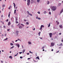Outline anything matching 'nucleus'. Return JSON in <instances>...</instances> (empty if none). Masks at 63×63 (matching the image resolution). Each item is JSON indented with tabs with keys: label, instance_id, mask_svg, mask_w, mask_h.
<instances>
[{
	"label": "nucleus",
	"instance_id": "f257e3e1",
	"mask_svg": "<svg viewBox=\"0 0 63 63\" xmlns=\"http://www.w3.org/2000/svg\"><path fill=\"white\" fill-rule=\"evenodd\" d=\"M56 7L53 6L52 7V9L53 11H55V10H56Z\"/></svg>",
	"mask_w": 63,
	"mask_h": 63
},
{
	"label": "nucleus",
	"instance_id": "f03ea898",
	"mask_svg": "<svg viewBox=\"0 0 63 63\" xmlns=\"http://www.w3.org/2000/svg\"><path fill=\"white\" fill-rule=\"evenodd\" d=\"M49 35L50 36V38H51L52 36V33H49Z\"/></svg>",
	"mask_w": 63,
	"mask_h": 63
},
{
	"label": "nucleus",
	"instance_id": "7ed1b4c3",
	"mask_svg": "<svg viewBox=\"0 0 63 63\" xmlns=\"http://www.w3.org/2000/svg\"><path fill=\"white\" fill-rule=\"evenodd\" d=\"M54 43H52L51 42V46H52L53 47V46L54 45Z\"/></svg>",
	"mask_w": 63,
	"mask_h": 63
},
{
	"label": "nucleus",
	"instance_id": "20e7f679",
	"mask_svg": "<svg viewBox=\"0 0 63 63\" xmlns=\"http://www.w3.org/2000/svg\"><path fill=\"white\" fill-rule=\"evenodd\" d=\"M16 34L17 35H18V33H19V31H16Z\"/></svg>",
	"mask_w": 63,
	"mask_h": 63
},
{
	"label": "nucleus",
	"instance_id": "39448f33",
	"mask_svg": "<svg viewBox=\"0 0 63 63\" xmlns=\"http://www.w3.org/2000/svg\"><path fill=\"white\" fill-rule=\"evenodd\" d=\"M16 46H17L19 48V44H16Z\"/></svg>",
	"mask_w": 63,
	"mask_h": 63
},
{
	"label": "nucleus",
	"instance_id": "423d86ee",
	"mask_svg": "<svg viewBox=\"0 0 63 63\" xmlns=\"http://www.w3.org/2000/svg\"><path fill=\"white\" fill-rule=\"evenodd\" d=\"M59 27L60 28H62V25H59Z\"/></svg>",
	"mask_w": 63,
	"mask_h": 63
},
{
	"label": "nucleus",
	"instance_id": "0eeeda50",
	"mask_svg": "<svg viewBox=\"0 0 63 63\" xmlns=\"http://www.w3.org/2000/svg\"><path fill=\"white\" fill-rule=\"evenodd\" d=\"M28 14H29V15H31V16H32V14H30V13H29V12L28 11Z\"/></svg>",
	"mask_w": 63,
	"mask_h": 63
},
{
	"label": "nucleus",
	"instance_id": "6e6552de",
	"mask_svg": "<svg viewBox=\"0 0 63 63\" xmlns=\"http://www.w3.org/2000/svg\"><path fill=\"white\" fill-rule=\"evenodd\" d=\"M18 18L17 17H16V21H17L18 20Z\"/></svg>",
	"mask_w": 63,
	"mask_h": 63
},
{
	"label": "nucleus",
	"instance_id": "1a4fd4ad",
	"mask_svg": "<svg viewBox=\"0 0 63 63\" xmlns=\"http://www.w3.org/2000/svg\"><path fill=\"white\" fill-rule=\"evenodd\" d=\"M38 59L39 60H40V58H39V57L38 56L37 57H36V59Z\"/></svg>",
	"mask_w": 63,
	"mask_h": 63
},
{
	"label": "nucleus",
	"instance_id": "9d476101",
	"mask_svg": "<svg viewBox=\"0 0 63 63\" xmlns=\"http://www.w3.org/2000/svg\"><path fill=\"white\" fill-rule=\"evenodd\" d=\"M13 4L14 5V8H15L16 7V4H15V3H13Z\"/></svg>",
	"mask_w": 63,
	"mask_h": 63
},
{
	"label": "nucleus",
	"instance_id": "9b49d317",
	"mask_svg": "<svg viewBox=\"0 0 63 63\" xmlns=\"http://www.w3.org/2000/svg\"><path fill=\"white\" fill-rule=\"evenodd\" d=\"M25 51V49H24L23 51V53H24Z\"/></svg>",
	"mask_w": 63,
	"mask_h": 63
},
{
	"label": "nucleus",
	"instance_id": "f8f14e48",
	"mask_svg": "<svg viewBox=\"0 0 63 63\" xmlns=\"http://www.w3.org/2000/svg\"><path fill=\"white\" fill-rule=\"evenodd\" d=\"M27 5L28 6H29V5H30V2H27Z\"/></svg>",
	"mask_w": 63,
	"mask_h": 63
},
{
	"label": "nucleus",
	"instance_id": "ddd939ff",
	"mask_svg": "<svg viewBox=\"0 0 63 63\" xmlns=\"http://www.w3.org/2000/svg\"><path fill=\"white\" fill-rule=\"evenodd\" d=\"M19 28H20V29H21V28H22V26H19Z\"/></svg>",
	"mask_w": 63,
	"mask_h": 63
},
{
	"label": "nucleus",
	"instance_id": "4468645a",
	"mask_svg": "<svg viewBox=\"0 0 63 63\" xmlns=\"http://www.w3.org/2000/svg\"><path fill=\"white\" fill-rule=\"evenodd\" d=\"M11 24V22H8V25H10Z\"/></svg>",
	"mask_w": 63,
	"mask_h": 63
},
{
	"label": "nucleus",
	"instance_id": "2eb2a0df",
	"mask_svg": "<svg viewBox=\"0 0 63 63\" xmlns=\"http://www.w3.org/2000/svg\"><path fill=\"white\" fill-rule=\"evenodd\" d=\"M50 23H49V24L48 25V27H50Z\"/></svg>",
	"mask_w": 63,
	"mask_h": 63
},
{
	"label": "nucleus",
	"instance_id": "dca6fc26",
	"mask_svg": "<svg viewBox=\"0 0 63 63\" xmlns=\"http://www.w3.org/2000/svg\"><path fill=\"white\" fill-rule=\"evenodd\" d=\"M63 9L62 10H61V12H60V13L61 14V13H62V12H63Z\"/></svg>",
	"mask_w": 63,
	"mask_h": 63
},
{
	"label": "nucleus",
	"instance_id": "f3484780",
	"mask_svg": "<svg viewBox=\"0 0 63 63\" xmlns=\"http://www.w3.org/2000/svg\"><path fill=\"white\" fill-rule=\"evenodd\" d=\"M9 58H10V59H12V56H10L9 57Z\"/></svg>",
	"mask_w": 63,
	"mask_h": 63
},
{
	"label": "nucleus",
	"instance_id": "a211bd4d",
	"mask_svg": "<svg viewBox=\"0 0 63 63\" xmlns=\"http://www.w3.org/2000/svg\"><path fill=\"white\" fill-rule=\"evenodd\" d=\"M16 9H15V10H14V14H15L16 13Z\"/></svg>",
	"mask_w": 63,
	"mask_h": 63
},
{
	"label": "nucleus",
	"instance_id": "6ab92c4d",
	"mask_svg": "<svg viewBox=\"0 0 63 63\" xmlns=\"http://www.w3.org/2000/svg\"><path fill=\"white\" fill-rule=\"evenodd\" d=\"M27 2H28L30 3V0H28Z\"/></svg>",
	"mask_w": 63,
	"mask_h": 63
},
{
	"label": "nucleus",
	"instance_id": "aec40b11",
	"mask_svg": "<svg viewBox=\"0 0 63 63\" xmlns=\"http://www.w3.org/2000/svg\"><path fill=\"white\" fill-rule=\"evenodd\" d=\"M33 0H31V3H32H32H33Z\"/></svg>",
	"mask_w": 63,
	"mask_h": 63
},
{
	"label": "nucleus",
	"instance_id": "412c9836",
	"mask_svg": "<svg viewBox=\"0 0 63 63\" xmlns=\"http://www.w3.org/2000/svg\"><path fill=\"white\" fill-rule=\"evenodd\" d=\"M20 26V24H19L17 25V26L18 27V26Z\"/></svg>",
	"mask_w": 63,
	"mask_h": 63
},
{
	"label": "nucleus",
	"instance_id": "4be33fe9",
	"mask_svg": "<svg viewBox=\"0 0 63 63\" xmlns=\"http://www.w3.org/2000/svg\"><path fill=\"white\" fill-rule=\"evenodd\" d=\"M28 43L29 44H31V42H28Z\"/></svg>",
	"mask_w": 63,
	"mask_h": 63
},
{
	"label": "nucleus",
	"instance_id": "5701e85b",
	"mask_svg": "<svg viewBox=\"0 0 63 63\" xmlns=\"http://www.w3.org/2000/svg\"><path fill=\"white\" fill-rule=\"evenodd\" d=\"M56 32H55L53 33V35H55V34H56Z\"/></svg>",
	"mask_w": 63,
	"mask_h": 63
},
{
	"label": "nucleus",
	"instance_id": "b1692460",
	"mask_svg": "<svg viewBox=\"0 0 63 63\" xmlns=\"http://www.w3.org/2000/svg\"><path fill=\"white\" fill-rule=\"evenodd\" d=\"M14 46H13V47H12L11 48V49H12V48H14Z\"/></svg>",
	"mask_w": 63,
	"mask_h": 63
},
{
	"label": "nucleus",
	"instance_id": "393cba45",
	"mask_svg": "<svg viewBox=\"0 0 63 63\" xmlns=\"http://www.w3.org/2000/svg\"><path fill=\"white\" fill-rule=\"evenodd\" d=\"M40 33H41V32H39L38 33V34H39V36H40Z\"/></svg>",
	"mask_w": 63,
	"mask_h": 63
},
{
	"label": "nucleus",
	"instance_id": "a878e982",
	"mask_svg": "<svg viewBox=\"0 0 63 63\" xmlns=\"http://www.w3.org/2000/svg\"><path fill=\"white\" fill-rule=\"evenodd\" d=\"M10 45L11 46H13V44L11 43H10Z\"/></svg>",
	"mask_w": 63,
	"mask_h": 63
},
{
	"label": "nucleus",
	"instance_id": "bb28decb",
	"mask_svg": "<svg viewBox=\"0 0 63 63\" xmlns=\"http://www.w3.org/2000/svg\"><path fill=\"white\" fill-rule=\"evenodd\" d=\"M17 54H18V53H17V54L16 55H15L14 56H16V55H17Z\"/></svg>",
	"mask_w": 63,
	"mask_h": 63
},
{
	"label": "nucleus",
	"instance_id": "cd10ccee",
	"mask_svg": "<svg viewBox=\"0 0 63 63\" xmlns=\"http://www.w3.org/2000/svg\"><path fill=\"white\" fill-rule=\"evenodd\" d=\"M41 26L42 27H44V26L43 25H41Z\"/></svg>",
	"mask_w": 63,
	"mask_h": 63
},
{
	"label": "nucleus",
	"instance_id": "c85d7f7f",
	"mask_svg": "<svg viewBox=\"0 0 63 63\" xmlns=\"http://www.w3.org/2000/svg\"><path fill=\"white\" fill-rule=\"evenodd\" d=\"M42 29V27L41 26L40 27V30H41Z\"/></svg>",
	"mask_w": 63,
	"mask_h": 63
},
{
	"label": "nucleus",
	"instance_id": "c756f323",
	"mask_svg": "<svg viewBox=\"0 0 63 63\" xmlns=\"http://www.w3.org/2000/svg\"><path fill=\"white\" fill-rule=\"evenodd\" d=\"M47 4H49V2L48 1H47Z\"/></svg>",
	"mask_w": 63,
	"mask_h": 63
},
{
	"label": "nucleus",
	"instance_id": "7c9ffc66",
	"mask_svg": "<svg viewBox=\"0 0 63 63\" xmlns=\"http://www.w3.org/2000/svg\"><path fill=\"white\" fill-rule=\"evenodd\" d=\"M26 24H27V25H29V23H28V22H27L26 23Z\"/></svg>",
	"mask_w": 63,
	"mask_h": 63
},
{
	"label": "nucleus",
	"instance_id": "2f4dec72",
	"mask_svg": "<svg viewBox=\"0 0 63 63\" xmlns=\"http://www.w3.org/2000/svg\"><path fill=\"white\" fill-rule=\"evenodd\" d=\"M45 48V47L44 46H43L42 47V49H44Z\"/></svg>",
	"mask_w": 63,
	"mask_h": 63
},
{
	"label": "nucleus",
	"instance_id": "473e14b6",
	"mask_svg": "<svg viewBox=\"0 0 63 63\" xmlns=\"http://www.w3.org/2000/svg\"><path fill=\"white\" fill-rule=\"evenodd\" d=\"M39 1L40 0H37V2H39Z\"/></svg>",
	"mask_w": 63,
	"mask_h": 63
},
{
	"label": "nucleus",
	"instance_id": "72a5a7b5",
	"mask_svg": "<svg viewBox=\"0 0 63 63\" xmlns=\"http://www.w3.org/2000/svg\"><path fill=\"white\" fill-rule=\"evenodd\" d=\"M21 25H22V26H24V25L22 24H21Z\"/></svg>",
	"mask_w": 63,
	"mask_h": 63
},
{
	"label": "nucleus",
	"instance_id": "f704fd0d",
	"mask_svg": "<svg viewBox=\"0 0 63 63\" xmlns=\"http://www.w3.org/2000/svg\"><path fill=\"white\" fill-rule=\"evenodd\" d=\"M2 7H5V4H4L2 6Z\"/></svg>",
	"mask_w": 63,
	"mask_h": 63
},
{
	"label": "nucleus",
	"instance_id": "c9c22d12",
	"mask_svg": "<svg viewBox=\"0 0 63 63\" xmlns=\"http://www.w3.org/2000/svg\"><path fill=\"white\" fill-rule=\"evenodd\" d=\"M37 13H38V14H40V12H37Z\"/></svg>",
	"mask_w": 63,
	"mask_h": 63
},
{
	"label": "nucleus",
	"instance_id": "e433bc0d",
	"mask_svg": "<svg viewBox=\"0 0 63 63\" xmlns=\"http://www.w3.org/2000/svg\"><path fill=\"white\" fill-rule=\"evenodd\" d=\"M10 30V29H7V31H9Z\"/></svg>",
	"mask_w": 63,
	"mask_h": 63
},
{
	"label": "nucleus",
	"instance_id": "4c0bfd02",
	"mask_svg": "<svg viewBox=\"0 0 63 63\" xmlns=\"http://www.w3.org/2000/svg\"><path fill=\"white\" fill-rule=\"evenodd\" d=\"M16 23H18V22L17 21H16Z\"/></svg>",
	"mask_w": 63,
	"mask_h": 63
},
{
	"label": "nucleus",
	"instance_id": "58836bf2",
	"mask_svg": "<svg viewBox=\"0 0 63 63\" xmlns=\"http://www.w3.org/2000/svg\"><path fill=\"white\" fill-rule=\"evenodd\" d=\"M44 13V14H46V13H47V12H46V11H45Z\"/></svg>",
	"mask_w": 63,
	"mask_h": 63
},
{
	"label": "nucleus",
	"instance_id": "ea45409f",
	"mask_svg": "<svg viewBox=\"0 0 63 63\" xmlns=\"http://www.w3.org/2000/svg\"><path fill=\"white\" fill-rule=\"evenodd\" d=\"M10 14H9L8 15V17H10Z\"/></svg>",
	"mask_w": 63,
	"mask_h": 63
},
{
	"label": "nucleus",
	"instance_id": "a19ab883",
	"mask_svg": "<svg viewBox=\"0 0 63 63\" xmlns=\"http://www.w3.org/2000/svg\"><path fill=\"white\" fill-rule=\"evenodd\" d=\"M9 21V19H8L6 20V21Z\"/></svg>",
	"mask_w": 63,
	"mask_h": 63
},
{
	"label": "nucleus",
	"instance_id": "79ce46f5",
	"mask_svg": "<svg viewBox=\"0 0 63 63\" xmlns=\"http://www.w3.org/2000/svg\"><path fill=\"white\" fill-rule=\"evenodd\" d=\"M3 27H4V28H6V26H3Z\"/></svg>",
	"mask_w": 63,
	"mask_h": 63
},
{
	"label": "nucleus",
	"instance_id": "37998d69",
	"mask_svg": "<svg viewBox=\"0 0 63 63\" xmlns=\"http://www.w3.org/2000/svg\"><path fill=\"white\" fill-rule=\"evenodd\" d=\"M20 58H21V59H22V57L21 56L20 57Z\"/></svg>",
	"mask_w": 63,
	"mask_h": 63
},
{
	"label": "nucleus",
	"instance_id": "c03bdc74",
	"mask_svg": "<svg viewBox=\"0 0 63 63\" xmlns=\"http://www.w3.org/2000/svg\"><path fill=\"white\" fill-rule=\"evenodd\" d=\"M38 19H39L40 20V19H41V18H38Z\"/></svg>",
	"mask_w": 63,
	"mask_h": 63
},
{
	"label": "nucleus",
	"instance_id": "a18cd8bd",
	"mask_svg": "<svg viewBox=\"0 0 63 63\" xmlns=\"http://www.w3.org/2000/svg\"><path fill=\"white\" fill-rule=\"evenodd\" d=\"M62 43H61L60 44V46H62Z\"/></svg>",
	"mask_w": 63,
	"mask_h": 63
},
{
	"label": "nucleus",
	"instance_id": "49530a36",
	"mask_svg": "<svg viewBox=\"0 0 63 63\" xmlns=\"http://www.w3.org/2000/svg\"><path fill=\"white\" fill-rule=\"evenodd\" d=\"M19 53L20 54H21V53H22V52H19Z\"/></svg>",
	"mask_w": 63,
	"mask_h": 63
},
{
	"label": "nucleus",
	"instance_id": "de8ad7c7",
	"mask_svg": "<svg viewBox=\"0 0 63 63\" xmlns=\"http://www.w3.org/2000/svg\"><path fill=\"white\" fill-rule=\"evenodd\" d=\"M5 36H7V34H6V33L5 34Z\"/></svg>",
	"mask_w": 63,
	"mask_h": 63
},
{
	"label": "nucleus",
	"instance_id": "09e8293b",
	"mask_svg": "<svg viewBox=\"0 0 63 63\" xmlns=\"http://www.w3.org/2000/svg\"><path fill=\"white\" fill-rule=\"evenodd\" d=\"M49 15H51V13L50 12H49Z\"/></svg>",
	"mask_w": 63,
	"mask_h": 63
},
{
	"label": "nucleus",
	"instance_id": "8fccbe9b",
	"mask_svg": "<svg viewBox=\"0 0 63 63\" xmlns=\"http://www.w3.org/2000/svg\"><path fill=\"white\" fill-rule=\"evenodd\" d=\"M40 39H43V37H40Z\"/></svg>",
	"mask_w": 63,
	"mask_h": 63
},
{
	"label": "nucleus",
	"instance_id": "3c124183",
	"mask_svg": "<svg viewBox=\"0 0 63 63\" xmlns=\"http://www.w3.org/2000/svg\"><path fill=\"white\" fill-rule=\"evenodd\" d=\"M59 22H58V23H57V24H58H58H59Z\"/></svg>",
	"mask_w": 63,
	"mask_h": 63
},
{
	"label": "nucleus",
	"instance_id": "603ef678",
	"mask_svg": "<svg viewBox=\"0 0 63 63\" xmlns=\"http://www.w3.org/2000/svg\"><path fill=\"white\" fill-rule=\"evenodd\" d=\"M29 59H30V58H28V60H29Z\"/></svg>",
	"mask_w": 63,
	"mask_h": 63
},
{
	"label": "nucleus",
	"instance_id": "864d4df0",
	"mask_svg": "<svg viewBox=\"0 0 63 63\" xmlns=\"http://www.w3.org/2000/svg\"><path fill=\"white\" fill-rule=\"evenodd\" d=\"M18 40H16L15 42H17V41H18Z\"/></svg>",
	"mask_w": 63,
	"mask_h": 63
},
{
	"label": "nucleus",
	"instance_id": "5fc2aeb1",
	"mask_svg": "<svg viewBox=\"0 0 63 63\" xmlns=\"http://www.w3.org/2000/svg\"><path fill=\"white\" fill-rule=\"evenodd\" d=\"M38 17H36V19H38Z\"/></svg>",
	"mask_w": 63,
	"mask_h": 63
},
{
	"label": "nucleus",
	"instance_id": "6e6d98bb",
	"mask_svg": "<svg viewBox=\"0 0 63 63\" xmlns=\"http://www.w3.org/2000/svg\"><path fill=\"white\" fill-rule=\"evenodd\" d=\"M8 9L9 10H10V9H11V8H10V7H9Z\"/></svg>",
	"mask_w": 63,
	"mask_h": 63
},
{
	"label": "nucleus",
	"instance_id": "4d7b16f0",
	"mask_svg": "<svg viewBox=\"0 0 63 63\" xmlns=\"http://www.w3.org/2000/svg\"><path fill=\"white\" fill-rule=\"evenodd\" d=\"M35 30V28H34V29H33V30Z\"/></svg>",
	"mask_w": 63,
	"mask_h": 63
},
{
	"label": "nucleus",
	"instance_id": "13d9d810",
	"mask_svg": "<svg viewBox=\"0 0 63 63\" xmlns=\"http://www.w3.org/2000/svg\"><path fill=\"white\" fill-rule=\"evenodd\" d=\"M59 35H61V33H59Z\"/></svg>",
	"mask_w": 63,
	"mask_h": 63
},
{
	"label": "nucleus",
	"instance_id": "bf43d9fd",
	"mask_svg": "<svg viewBox=\"0 0 63 63\" xmlns=\"http://www.w3.org/2000/svg\"><path fill=\"white\" fill-rule=\"evenodd\" d=\"M1 63H3V61H1Z\"/></svg>",
	"mask_w": 63,
	"mask_h": 63
},
{
	"label": "nucleus",
	"instance_id": "052dcab7",
	"mask_svg": "<svg viewBox=\"0 0 63 63\" xmlns=\"http://www.w3.org/2000/svg\"><path fill=\"white\" fill-rule=\"evenodd\" d=\"M51 51H53V49H52L51 50Z\"/></svg>",
	"mask_w": 63,
	"mask_h": 63
},
{
	"label": "nucleus",
	"instance_id": "680f3d73",
	"mask_svg": "<svg viewBox=\"0 0 63 63\" xmlns=\"http://www.w3.org/2000/svg\"><path fill=\"white\" fill-rule=\"evenodd\" d=\"M17 7H15V9H17Z\"/></svg>",
	"mask_w": 63,
	"mask_h": 63
},
{
	"label": "nucleus",
	"instance_id": "e2e57ef3",
	"mask_svg": "<svg viewBox=\"0 0 63 63\" xmlns=\"http://www.w3.org/2000/svg\"><path fill=\"white\" fill-rule=\"evenodd\" d=\"M10 8H12V6L11 5L10 6Z\"/></svg>",
	"mask_w": 63,
	"mask_h": 63
},
{
	"label": "nucleus",
	"instance_id": "0e129e2a",
	"mask_svg": "<svg viewBox=\"0 0 63 63\" xmlns=\"http://www.w3.org/2000/svg\"><path fill=\"white\" fill-rule=\"evenodd\" d=\"M8 38H7L6 39H5V40H8Z\"/></svg>",
	"mask_w": 63,
	"mask_h": 63
},
{
	"label": "nucleus",
	"instance_id": "69168bd1",
	"mask_svg": "<svg viewBox=\"0 0 63 63\" xmlns=\"http://www.w3.org/2000/svg\"><path fill=\"white\" fill-rule=\"evenodd\" d=\"M27 55H29V53H27Z\"/></svg>",
	"mask_w": 63,
	"mask_h": 63
},
{
	"label": "nucleus",
	"instance_id": "338daca9",
	"mask_svg": "<svg viewBox=\"0 0 63 63\" xmlns=\"http://www.w3.org/2000/svg\"><path fill=\"white\" fill-rule=\"evenodd\" d=\"M59 51H58L57 52V53H58V52H59Z\"/></svg>",
	"mask_w": 63,
	"mask_h": 63
},
{
	"label": "nucleus",
	"instance_id": "774afa93",
	"mask_svg": "<svg viewBox=\"0 0 63 63\" xmlns=\"http://www.w3.org/2000/svg\"><path fill=\"white\" fill-rule=\"evenodd\" d=\"M3 15H2L1 16V17H3Z\"/></svg>",
	"mask_w": 63,
	"mask_h": 63
}]
</instances>
